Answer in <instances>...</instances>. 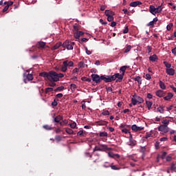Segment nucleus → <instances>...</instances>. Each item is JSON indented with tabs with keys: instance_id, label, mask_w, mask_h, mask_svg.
<instances>
[{
	"instance_id": "obj_16",
	"label": "nucleus",
	"mask_w": 176,
	"mask_h": 176,
	"mask_svg": "<svg viewBox=\"0 0 176 176\" xmlns=\"http://www.w3.org/2000/svg\"><path fill=\"white\" fill-rule=\"evenodd\" d=\"M133 97L136 99V101H138V104H142L144 102V99L138 96L134 95Z\"/></svg>"
},
{
	"instance_id": "obj_21",
	"label": "nucleus",
	"mask_w": 176,
	"mask_h": 176,
	"mask_svg": "<svg viewBox=\"0 0 176 176\" xmlns=\"http://www.w3.org/2000/svg\"><path fill=\"white\" fill-rule=\"evenodd\" d=\"M146 105L147 106L148 110L151 111V108H152L153 103L151 101L146 100Z\"/></svg>"
},
{
	"instance_id": "obj_12",
	"label": "nucleus",
	"mask_w": 176,
	"mask_h": 176,
	"mask_svg": "<svg viewBox=\"0 0 176 176\" xmlns=\"http://www.w3.org/2000/svg\"><path fill=\"white\" fill-rule=\"evenodd\" d=\"M148 11L150 12V13H151V14H153V16L156 15V8L155 7V6L151 5L149 6Z\"/></svg>"
},
{
	"instance_id": "obj_37",
	"label": "nucleus",
	"mask_w": 176,
	"mask_h": 176,
	"mask_svg": "<svg viewBox=\"0 0 176 176\" xmlns=\"http://www.w3.org/2000/svg\"><path fill=\"white\" fill-rule=\"evenodd\" d=\"M170 123V120L165 119L162 122V124L165 126H168V124Z\"/></svg>"
},
{
	"instance_id": "obj_63",
	"label": "nucleus",
	"mask_w": 176,
	"mask_h": 176,
	"mask_svg": "<svg viewBox=\"0 0 176 176\" xmlns=\"http://www.w3.org/2000/svg\"><path fill=\"white\" fill-rule=\"evenodd\" d=\"M147 50H148V53L149 54V53H152V47L149 45L147 46Z\"/></svg>"
},
{
	"instance_id": "obj_29",
	"label": "nucleus",
	"mask_w": 176,
	"mask_h": 176,
	"mask_svg": "<svg viewBox=\"0 0 176 176\" xmlns=\"http://www.w3.org/2000/svg\"><path fill=\"white\" fill-rule=\"evenodd\" d=\"M109 167H111V170H120V167H118L116 165H113V164H111V165H109Z\"/></svg>"
},
{
	"instance_id": "obj_25",
	"label": "nucleus",
	"mask_w": 176,
	"mask_h": 176,
	"mask_svg": "<svg viewBox=\"0 0 176 176\" xmlns=\"http://www.w3.org/2000/svg\"><path fill=\"white\" fill-rule=\"evenodd\" d=\"M97 124L99 126H107V124H108V122L104 121V120H100V121H98Z\"/></svg>"
},
{
	"instance_id": "obj_42",
	"label": "nucleus",
	"mask_w": 176,
	"mask_h": 176,
	"mask_svg": "<svg viewBox=\"0 0 176 176\" xmlns=\"http://www.w3.org/2000/svg\"><path fill=\"white\" fill-rule=\"evenodd\" d=\"M166 156H167V152L166 151H164L161 155H160V159H162V160L165 159Z\"/></svg>"
},
{
	"instance_id": "obj_18",
	"label": "nucleus",
	"mask_w": 176,
	"mask_h": 176,
	"mask_svg": "<svg viewBox=\"0 0 176 176\" xmlns=\"http://www.w3.org/2000/svg\"><path fill=\"white\" fill-rule=\"evenodd\" d=\"M149 60L152 61V63H155L157 60V54H153L151 56H149Z\"/></svg>"
},
{
	"instance_id": "obj_64",
	"label": "nucleus",
	"mask_w": 176,
	"mask_h": 176,
	"mask_svg": "<svg viewBox=\"0 0 176 176\" xmlns=\"http://www.w3.org/2000/svg\"><path fill=\"white\" fill-rule=\"evenodd\" d=\"M173 54H174L175 56L176 54V47L174 49H172L171 50Z\"/></svg>"
},
{
	"instance_id": "obj_9",
	"label": "nucleus",
	"mask_w": 176,
	"mask_h": 176,
	"mask_svg": "<svg viewBox=\"0 0 176 176\" xmlns=\"http://www.w3.org/2000/svg\"><path fill=\"white\" fill-rule=\"evenodd\" d=\"M166 73L167 74V75H170V76H174V75L175 74V70L173 68L166 69Z\"/></svg>"
},
{
	"instance_id": "obj_49",
	"label": "nucleus",
	"mask_w": 176,
	"mask_h": 176,
	"mask_svg": "<svg viewBox=\"0 0 176 176\" xmlns=\"http://www.w3.org/2000/svg\"><path fill=\"white\" fill-rule=\"evenodd\" d=\"M81 79L85 82H91V79L87 77H82Z\"/></svg>"
},
{
	"instance_id": "obj_55",
	"label": "nucleus",
	"mask_w": 176,
	"mask_h": 176,
	"mask_svg": "<svg viewBox=\"0 0 176 176\" xmlns=\"http://www.w3.org/2000/svg\"><path fill=\"white\" fill-rule=\"evenodd\" d=\"M8 10H9V5H7L3 9V13H5V12H8Z\"/></svg>"
},
{
	"instance_id": "obj_59",
	"label": "nucleus",
	"mask_w": 176,
	"mask_h": 176,
	"mask_svg": "<svg viewBox=\"0 0 176 176\" xmlns=\"http://www.w3.org/2000/svg\"><path fill=\"white\" fill-rule=\"evenodd\" d=\"M70 89H71L72 90H75V89H76V85H75V84H71V85H70Z\"/></svg>"
},
{
	"instance_id": "obj_51",
	"label": "nucleus",
	"mask_w": 176,
	"mask_h": 176,
	"mask_svg": "<svg viewBox=\"0 0 176 176\" xmlns=\"http://www.w3.org/2000/svg\"><path fill=\"white\" fill-rule=\"evenodd\" d=\"M74 38H76V39H79V38H80V36L79 35L78 32H74Z\"/></svg>"
},
{
	"instance_id": "obj_62",
	"label": "nucleus",
	"mask_w": 176,
	"mask_h": 176,
	"mask_svg": "<svg viewBox=\"0 0 176 176\" xmlns=\"http://www.w3.org/2000/svg\"><path fill=\"white\" fill-rule=\"evenodd\" d=\"M57 76H58V79H60V78H64V74H58L57 73Z\"/></svg>"
},
{
	"instance_id": "obj_5",
	"label": "nucleus",
	"mask_w": 176,
	"mask_h": 176,
	"mask_svg": "<svg viewBox=\"0 0 176 176\" xmlns=\"http://www.w3.org/2000/svg\"><path fill=\"white\" fill-rule=\"evenodd\" d=\"M159 131H162V133H168L170 131V129L167 125H160L158 127Z\"/></svg>"
},
{
	"instance_id": "obj_1",
	"label": "nucleus",
	"mask_w": 176,
	"mask_h": 176,
	"mask_svg": "<svg viewBox=\"0 0 176 176\" xmlns=\"http://www.w3.org/2000/svg\"><path fill=\"white\" fill-rule=\"evenodd\" d=\"M102 79H104V82L106 83H109V82H112V80H116V82H122V76L120 74L117 73L113 74V76H107L106 77H102Z\"/></svg>"
},
{
	"instance_id": "obj_3",
	"label": "nucleus",
	"mask_w": 176,
	"mask_h": 176,
	"mask_svg": "<svg viewBox=\"0 0 176 176\" xmlns=\"http://www.w3.org/2000/svg\"><path fill=\"white\" fill-rule=\"evenodd\" d=\"M91 77L92 78V80L96 82V83H101V80H104L105 82V79L102 78H105V76H98V74H91Z\"/></svg>"
},
{
	"instance_id": "obj_13",
	"label": "nucleus",
	"mask_w": 176,
	"mask_h": 176,
	"mask_svg": "<svg viewBox=\"0 0 176 176\" xmlns=\"http://www.w3.org/2000/svg\"><path fill=\"white\" fill-rule=\"evenodd\" d=\"M67 67L68 66H67V61H63V65L60 68L61 72H67V70L68 69Z\"/></svg>"
},
{
	"instance_id": "obj_33",
	"label": "nucleus",
	"mask_w": 176,
	"mask_h": 176,
	"mask_svg": "<svg viewBox=\"0 0 176 176\" xmlns=\"http://www.w3.org/2000/svg\"><path fill=\"white\" fill-rule=\"evenodd\" d=\"M164 65L166 67V69L171 68V64L168 63L167 61H164Z\"/></svg>"
},
{
	"instance_id": "obj_11",
	"label": "nucleus",
	"mask_w": 176,
	"mask_h": 176,
	"mask_svg": "<svg viewBox=\"0 0 176 176\" xmlns=\"http://www.w3.org/2000/svg\"><path fill=\"white\" fill-rule=\"evenodd\" d=\"M142 2L140 1H133L130 3L129 6H131V8H137V6H139V5H142Z\"/></svg>"
},
{
	"instance_id": "obj_32",
	"label": "nucleus",
	"mask_w": 176,
	"mask_h": 176,
	"mask_svg": "<svg viewBox=\"0 0 176 176\" xmlns=\"http://www.w3.org/2000/svg\"><path fill=\"white\" fill-rule=\"evenodd\" d=\"M68 124L67 120H62V121L59 122L60 126H65V124Z\"/></svg>"
},
{
	"instance_id": "obj_22",
	"label": "nucleus",
	"mask_w": 176,
	"mask_h": 176,
	"mask_svg": "<svg viewBox=\"0 0 176 176\" xmlns=\"http://www.w3.org/2000/svg\"><path fill=\"white\" fill-rule=\"evenodd\" d=\"M130 146H135L137 145V141H135L134 139L129 140V144Z\"/></svg>"
},
{
	"instance_id": "obj_26",
	"label": "nucleus",
	"mask_w": 176,
	"mask_h": 176,
	"mask_svg": "<svg viewBox=\"0 0 176 176\" xmlns=\"http://www.w3.org/2000/svg\"><path fill=\"white\" fill-rule=\"evenodd\" d=\"M159 85H160V89H162V90H166V84H164L163 81L160 80Z\"/></svg>"
},
{
	"instance_id": "obj_39",
	"label": "nucleus",
	"mask_w": 176,
	"mask_h": 176,
	"mask_svg": "<svg viewBox=\"0 0 176 176\" xmlns=\"http://www.w3.org/2000/svg\"><path fill=\"white\" fill-rule=\"evenodd\" d=\"M26 79H28V80H32L34 79V77L32 74H28L26 76Z\"/></svg>"
},
{
	"instance_id": "obj_36",
	"label": "nucleus",
	"mask_w": 176,
	"mask_h": 176,
	"mask_svg": "<svg viewBox=\"0 0 176 176\" xmlns=\"http://www.w3.org/2000/svg\"><path fill=\"white\" fill-rule=\"evenodd\" d=\"M131 50V45H127V47L124 50V53H129Z\"/></svg>"
},
{
	"instance_id": "obj_43",
	"label": "nucleus",
	"mask_w": 176,
	"mask_h": 176,
	"mask_svg": "<svg viewBox=\"0 0 176 176\" xmlns=\"http://www.w3.org/2000/svg\"><path fill=\"white\" fill-rule=\"evenodd\" d=\"M53 90H54L53 88L48 87V88L45 89V94H47V93H50V92L53 91Z\"/></svg>"
},
{
	"instance_id": "obj_45",
	"label": "nucleus",
	"mask_w": 176,
	"mask_h": 176,
	"mask_svg": "<svg viewBox=\"0 0 176 176\" xmlns=\"http://www.w3.org/2000/svg\"><path fill=\"white\" fill-rule=\"evenodd\" d=\"M65 61H67V67H74V62L68 60Z\"/></svg>"
},
{
	"instance_id": "obj_7",
	"label": "nucleus",
	"mask_w": 176,
	"mask_h": 176,
	"mask_svg": "<svg viewBox=\"0 0 176 176\" xmlns=\"http://www.w3.org/2000/svg\"><path fill=\"white\" fill-rule=\"evenodd\" d=\"M100 152H107V151H111V148H108L107 145L100 144Z\"/></svg>"
},
{
	"instance_id": "obj_56",
	"label": "nucleus",
	"mask_w": 176,
	"mask_h": 176,
	"mask_svg": "<svg viewBox=\"0 0 176 176\" xmlns=\"http://www.w3.org/2000/svg\"><path fill=\"white\" fill-rule=\"evenodd\" d=\"M146 80H151V79H152V76H151V74H146Z\"/></svg>"
},
{
	"instance_id": "obj_46",
	"label": "nucleus",
	"mask_w": 176,
	"mask_h": 176,
	"mask_svg": "<svg viewBox=\"0 0 176 176\" xmlns=\"http://www.w3.org/2000/svg\"><path fill=\"white\" fill-rule=\"evenodd\" d=\"M79 68H85V63L83 61H80L78 63Z\"/></svg>"
},
{
	"instance_id": "obj_19",
	"label": "nucleus",
	"mask_w": 176,
	"mask_h": 176,
	"mask_svg": "<svg viewBox=\"0 0 176 176\" xmlns=\"http://www.w3.org/2000/svg\"><path fill=\"white\" fill-rule=\"evenodd\" d=\"M60 46H63V43L61 42L57 43L52 47V50H57V49H58V47H60Z\"/></svg>"
},
{
	"instance_id": "obj_4",
	"label": "nucleus",
	"mask_w": 176,
	"mask_h": 176,
	"mask_svg": "<svg viewBox=\"0 0 176 176\" xmlns=\"http://www.w3.org/2000/svg\"><path fill=\"white\" fill-rule=\"evenodd\" d=\"M62 47H64V49H67V50H74V46H72L69 43V41L66 40L62 45Z\"/></svg>"
},
{
	"instance_id": "obj_28",
	"label": "nucleus",
	"mask_w": 176,
	"mask_h": 176,
	"mask_svg": "<svg viewBox=\"0 0 176 176\" xmlns=\"http://www.w3.org/2000/svg\"><path fill=\"white\" fill-rule=\"evenodd\" d=\"M162 10H163L162 5L159 6L157 8H155V14H157V13H162Z\"/></svg>"
},
{
	"instance_id": "obj_2",
	"label": "nucleus",
	"mask_w": 176,
	"mask_h": 176,
	"mask_svg": "<svg viewBox=\"0 0 176 176\" xmlns=\"http://www.w3.org/2000/svg\"><path fill=\"white\" fill-rule=\"evenodd\" d=\"M48 80H50V82H58L60 79L58 78L57 72L54 71H50Z\"/></svg>"
},
{
	"instance_id": "obj_44",
	"label": "nucleus",
	"mask_w": 176,
	"mask_h": 176,
	"mask_svg": "<svg viewBox=\"0 0 176 176\" xmlns=\"http://www.w3.org/2000/svg\"><path fill=\"white\" fill-rule=\"evenodd\" d=\"M100 137H108V133L107 132H100L99 133Z\"/></svg>"
},
{
	"instance_id": "obj_60",
	"label": "nucleus",
	"mask_w": 176,
	"mask_h": 176,
	"mask_svg": "<svg viewBox=\"0 0 176 176\" xmlns=\"http://www.w3.org/2000/svg\"><path fill=\"white\" fill-rule=\"evenodd\" d=\"M122 12H124V14H130V12L126 8L123 9Z\"/></svg>"
},
{
	"instance_id": "obj_41",
	"label": "nucleus",
	"mask_w": 176,
	"mask_h": 176,
	"mask_svg": "<svg viewBox=\"0 0 176 176\" xmlns=\"http://www.w3.org/2000/svg\"><path fill=\"white\" fill-rule=\"evenodd\" d=\"M57 101H58V99H54V101L52 102V105L53 107H57V105H58V102Z\"/></svg>"
},
{
	"instance_id": "obj_34",
	"label": "nucleus",
	"mask_w": 176,
	"mask_h": 176,
	"mask_svg": "<svg viewBox=\"0 0 176 176\" xmlns=\"http://www.w3.org/2000/svg\"><path fill=\"white\" fill-rule=\"evenodd\" d=\"M131 103L133 105H137V104H138V102L137 101V99L135 97L131 98Z\"/></svg>"
},
{
	"instance_id": "obj_30",
	"label": "nucleus",
	"mask_w": 176,
	"mask_h": 176,
	"mask_svg": "<svg viewBox=\"0 0 176 176\" xmlns=\"http://www.w3.org/2000/svg\"><path fill=\"white\" fill-rule=\"evenodd\" d=\"M64 89H65L64 86H60V87H57L56 89H55L54 90V91H55L56 93H57V91H63V90H64Z\"/></svg>"
},
{
	"instance_id": "obj_52",
	"label": "nucleus",
	"mask_w": 176,
	"mask_h": 176,
	"mask_svg": "<svg viewBox=\"0 0 176 176\" xmlns=\"http://www.w3.org/2000/svg\"><path fill=\"white\" fill-rule=\"evenodd\" d=\"M71 129H76V122H73L69 124Z\"/></svg>"
},
{
	"instance_id": "obj_50",
	"label": "nucleus",
	"mask_w": 176,
	"mask_h": 176,
	"mask_svg": "<svg viewBox=\"0 0 176 176\" xmlns=\"http://www.w3.org/2000/svg\"><path fill=\"white\" fill-rule=\"evenodd\" d=\"M107 21H109V22L113 21V15L107 16Z\"/></svg>"
},
{
	"instance_id": "obj_17",
	"label": "nucleus",
	"mask_w": 176,
	"mask_h": 176,
	"mask_svg": "<svg viewBox=\"0 0 176 176\" xmlns=\"http://www.w3.org/2000/svg\"><path fill=\"white\" fill-rule=\"evenodd\" d=\"M133 80L138 82V85H142V80L140 76H137L135 78H132Z\"/></svg>"
},
{
	"instance_id": "obj_57",
	"label": "nucleus",
	"mask_w": 176,
	"mask_h": 176,
	"mask_svg": "<svg viewBox=\"0 0 176 176\" xmlns=\"http://www.w3.org/2000/svg\"><path fill=\"white\" fill-rule=\"evenodd\" d=\"M131 129L133 130V131L137 132V125L136 124L132 125Z\"/></svg>"
},
{
	"instance_id": "obj_23",
	"label": "nucleus",
	"mask_w": 176,
	"mask_h": 176,
	"mask_svg": "<svg viewBox=\"0 0 176 176\" xmlns=\"http://www.w3.org/2000/svg\"><path fill=\"white\" fill-rule=\"evenodd\" d=\"M77 135H80L82 137H86V135H87V132L83 131H80L77 133Z\"/></svg>"
},
{
	"instance_id": "obj_6",
	"label": "nucleus",
	"mask_w": 176,
	"mask_h": 176,
	"mask_svg": "<svg viewBox=\"0 0 176 176\" xmlns=\"http://www.w3.org/2000/svg\"><path fill=\"white\" fill-rule=\"evenodd\" d=\"M63 119H64V117L61 115H58L54 118L52 122L53 123H60Z\"/></svg>"
},
{
	"instance_id": "obj_61",
	"label": "nucleus",
	"mask_w": 176,
	"mask_h": 176,
	"mask_svg": "<svg viewBox=\"0 0 176 176\" xmlns=\"http://www.w3.org/2000/svg\"><path fill=\"white\" fill-rule=\"evenodd\" d=\"M169 87H170V89H172L173 91H174V93H176V87H174V85H169Z\"/></svg>"
},
{
	"instance_id": "obj_35",
	"label": "nucleus",
	"mask_w": 176,
	"mask_h": 176,
	"mask_svg": "<svg viewBox=\"0 0 176 176\" xmlns=\"http://www.w3.org/2000/svg\"><path fill=\"white\" fill-rule=\"evenodd\" d=\"M169 168L172 171V173H173V171H175V170H176L175 164L172 163L170 165V167Z\"/></svg>"
},
{
	"instance_id": "obj_47",
	"label": "nucleus",
	"mask_w": 176,
	"mask_h": 176,
	"mask_svg": "<svg viewBox=\"0 0 176 176\" xmlns=\"http://www.w3.org/2000/svg\"><path fill=\"white\" fill-rule=\"evenodd\" d=\"M146 151V148L145 147H141L140 152L142 153L143 156H144Z\"/></svg>"
},
{
	"instance_id": "obj_53",
	"label": "nucleus",
	"mask_w": 176,
	"mask_h": 176,
	"mask_svg": "<svg viewBox=\"0 0 176 176\" xmlns=\"http://www.w3.org/2000/svg\"><path fill=\"white\" fill-rule=\"evenodd\" d=\"M123 34H127L129 32V26H126L122 31Z\"/></svg>"
},
{
	"instance_id": "obj_31",
	"label": "nucleus",
	"mask_w": 176,
	"mask_h": 176,
	"mask_svg": "<svg viewBox=\"0 0 176 176\" xmlns=\"http://www.w3.org/2000/svg\"><path fill=\"white\" fill-rule=\"evenodd\" d=\"M65 132L67 133V134H69V135H72L74 134V131L69 128H66L65 129Z\"/></svg>"
},
{
	"instance_id": "obj_54",
	"label": "nucleus",
	"mask_w": 176,
	"mask_h": 176,
	"mask_svg": "<svg viewBox=\"0 0 176 176\" xmlns=\"http://www.w3.org/2000/svg\"><path fill=\"white\" fill-rule=\"evenodd\" d=\"M121 131H122V133H124L125 134H127V133H130V132L129 131V129H126V128L121 129Z\"/></svg>"
},
{
	"instance_id": "obj_38",
	"label": "nucleus",
	"mask_w": 176,
	"mask_h": 176,
	"mask_svg": "<svg viewBox=\"0 0 176 176\" xmlns=\"http://www.w3.org/2000/svg\"><path fill=\"white\" fill-rule=\"evenodd\" d=\"M55 140L57 142H60V141H63V137L60 135H56L55 136Z\"/></svg>"
},
{
	"instance_id": "obj_20",
	"label": "nucleus",
	"mask_w": 176,
	"mask_h": 176,
	"mask_svg": "<svg viewBox=\"0 0 176 176\" xmlns=\"http://www.w3.org/2000/svg\"><path fill=\"white\" fill-rule=\"evenodd\" d=\"M104 14H105V16H107V17H108L109 16H113L115 14L113 13V12H112L109 10H106L104 12Z\"/></svg>"
},
{
	"instance_id": "obj_40",
	"label": "nucleus",
	"mask_w": 176,
	"mask_h": 176,
	"mask_svg": "<svg viewBox=\"0 0 176 176\" xmlns=\"http://www.w3.org/2000/svg\"><path fill=\"white\" fill-rule=\"evenodd\" d=\"M157 111L160 112V113H164V109H163L162 107H160L157 109Z\"/></svg>"
},
{
	"instance_id": "obj_58",
	"label": "nucleus",
	"mask_w": 176,
	"mask_h": 176,
	"mask_svg": "<svg viewBox=\"0 0 176 176\" xmlns=\"http://www.w3.org/2000/svg\"><path fill=\"white\" fill-rule=\"evenodd\" d=\"M102 115H104V116H107L108 115H109V111L107 110V111H104L102 113Z\"/></svg>"
},
{
	"instance_id": "obj_48",
	"label": "nucleus",
	"mask_w": 176,
	"mask_h": 176,
	"mask_svg": "<svg viewBox=\"0 0 176 176\" xmlns=\"http://www.w3.org/2000/svg\"><path fill=\"white\" fill-rule=\"evenodd\" d=\"M126 69H127V66H122L120 69L121 72H126Z\"/></svg>"
},
{
	"instance_id": "obj_15",
	"label": "nucleus",
	"mask_w": 176,
	"mask_h": 176,
	"mask_svg": "<svg viewBox=\"0 0 176 176\" xmlns=\"http://www.w3.org/2000/svg\"><path fill=\"white\" fill-rule=\"evenodd\" d=\"M39 76H42L43 78H47L49 80L50 72L47 73L46 72H43L39 74Z\"/></svg>"
},
{
	"instance_id": "obj_8",
	"label": "nucleus",
	"mask_w": 176,
	"mask_h": 176,
	"mask_svg": "<svg viewBox=\"0 0 176 176\" xmlns=\"http://www.w3.org/2000/svg\"><path fill=\"white\" fill-rule=\"evenodd\" d=\"M155 95L157 96V97H164V96H166V93L164 91H163V90L162 89H159L155 92Z\"/></svg>"
},
{
	"instance_id": "obj_27",
	"label": "nucleus",
	"mask_w": 176,
	"mask_h": 176,
	"mask_svg": "<svg viewBox=\"0 0 176 176\" xmlns=\"http://www.w3.org/2000/svg\"><path fill=\"white\" fill-rule=\"evenodd\" d=\"M43 128L45 129V130H47L48 131H50V130H53V129H54V127H52L50 125H43Z\"/></svg>"
},
{
	"instance_id": "obj_24",
	"label": "nucleus",
	"mask_w": 176,
	"mask_h": 176,
	"mask_svg": "<svg viewBox=\"0 0 176 176\" xmlns=\"http://www.w3.org/2000/svg\"><path fill=\"white\" fill-rule=\"evenodd\" d=\"M45 46H46V43L43 41L38 42V49H43V47H45Z\"/></svg>"
},
{
	"instance_id": "obj_14",
	"label": "nucleus",
	"mask_w": 176,
	"mask_h": 176,
	"mask_svg": "<svg viewBox=\"0 0 176 176\" xmlns=\"http://www.w3.org/2000/svg\"><path fill=\"white\" fill-rule=\"evenodd\" d=\"M173 97H174V95L173 94V93L169 92L168 93V95L164 97V100L165 101H170V100H171Z\"/></svg>"
},
{
	"instance_id": "obj_10",
	"label": "nucleus",
	"mask_w": 176,
	"mask_h": 176,
	"mask_svg": "<svg viewBox=\"0 0 176 176\" xmlns=\"http://www.w3.org/2000/svg\"><path fill=\"white\" fill-rule=\"evenodd\" d=\"M109 157H112L113 159H120V155L119 154H113L112 152L108 153Z\"/></svg>"
}]
</instances>
